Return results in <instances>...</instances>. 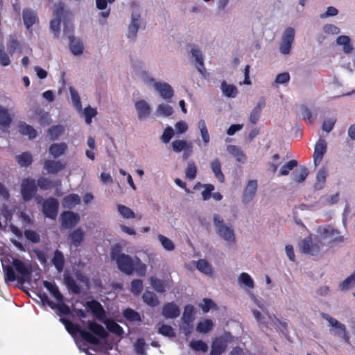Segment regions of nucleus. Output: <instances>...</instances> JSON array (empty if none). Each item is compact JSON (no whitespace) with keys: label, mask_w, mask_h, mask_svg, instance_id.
I'll use <instances>...</instances> for the list:
<instances>
[{"label":"nucleus","mask_w":355,"mask_h":355,"mask_svg":"<svg viewBox=\"0 0 355 355\" xmlns=\"http://www.w3.org/2000/svg\"><path fill=\"white\" fill-rule=\"evenodd\" d=\"M110 257L116 261L118 269L125 275H131L135 272L139 277H144L146 274V265L138 257L123 253L121 247L118 244L112 248Z\"/></svg>","instance_id":"obj_1"},{"label":"nucleus","mask_w":355,"mask_h":355,"mask_svg":"<svg viewBox=\"0 0 355 355\" xmlns=\"http://www.w3.org/2000/svg\"><path fill=\"white\" fill-rule=\"evenodd\" d=\"M60 321L64 325L66 330L71 335L73 336L78 333L85 341L92 345H98L99 344V340L97 337L105 339L108 336V333L105 328L94 321L89 320L87 322V328L92 333L81 329L80 325L66 318H61Z\"/></svg>","instance_id":"obj_2"},{"label":"nucleus","mask_w":355,"mask_h":355,"mask_svg":"<svg viewBox=\"0 0 355 355\" xmlns=\"http://www.w3.org/2000/svg\"><path fill=\"white\" fill-rule=\"evenodd\" d=\"M5 282L17 280L20 284L28 282L31 279V269L19 259H13L12 266L3 265Z\"/></svg>","instance_id":"obj_3"},{"label":"nucleus","mask_w":355,"mask_h":355,"mask_svg":"<svg viewBox=\"0 0 355 355\" xmlns=\"http://www.w3.org/2000/svg\"><path fill=\"white\" fill-rule=\"evenodd\" d=\"M68 12L64 10V4L62 1H59L55 5V9L53 12L54 18L51 20L50 27L53 32L55 36L58 37L60 31V23L63 20V23L67 22L69 24H72L71 22L67 19L68 17Z\"/></svg>","instance_id":"obj_4"},{"label":"nucleus","mask_w":355,"mask_h":355,"mask_svg":"<svg viewBox=\"0 0 355 355\" xmlns=\"http://www.w3.org/2000/svg\"><path fill=\"white\" fill-rule=\"evenodd\" d=\"M63 33L68 37L69 40V49L71 52L75 55L82 54L83 52L84 46L83 42L79 39L73 37V24L69 25L67 22H64Z\"/></svg>","instance_id":"obj_5"},{"label":"nucleus","mask_w":355,"mask_h":355,"mask_svg":"<svg viewBox=\"0 0 355 355\" xmlns=\"http://www.w3.org/2000/svg\"><path fill=\"white\" fill-rule=\"evenodd\" d=\"M322 246V241L321 239L317 237L312 241L311 236L304 239L300 244L301 251L306 254L311 256H317L320 254L321 247Z\"/></svg>","instance_id":"obj_6"},{"label":"nucleus","mask_w":355,"mask_h":355,"mask_svg":"<svg viewBox=\"0 0 355 355\" xmlns=\"http://www.w3.org/2000/svg\"><path fill=\"white\" fill-rule=\"evenodd\" d=\"M37 192L36 181L31 178H26L21 180V195L25 202H28L35 197Z\"/></svg>","instance_id":"obj_7"},{"label":"nucleus","mask_w":355,"mask_h":355,"mask_svg":"<svg viewBox=\"0 0 355 355\" xmlns=\"http://www.w3.org/2000/svg\"><path fill=\"white\" fill-rule=\"evenodd\" d=\"M214 225L216 227L218 234L229 243L235 242L234 230L225 225L223 220H220L217 215L214 217Z\"/></svg>","instance_id":"obj_8"},{"label":"nucleus","mask_w":355,"mask_h":355,"mask_svg":"<svg viewBox=\"0 0 355 355\" xmlns=\"http://www.w3.org/2000/svg\"><path fill=\"white\" fill-rule=\"evenodd\" d=\"M145 82L147 83H153L155 90L159 92L161 97L165 100L171 99L174 95V91L172 87L164 82H155L152 77L146 76Z\"/></svg>","instance_id":"obj_9"},{"label":"nucleus","mask_w":355,"mask_h":355,"mask_svg":"<svg viewBox=\"0 0 355 355\" xmlns=\"http://www.w3.org/2000/svg\"><path fill=\"white\" fill-rule=\"evenodd\" d=\"M295 39V30L293 28L288 27L284 31L282 40L279 46L280 52L286 55L288 54L291 51L292 44L294 42Z\"/></svg>","instance_id":"obj_10"},{"label":"nucleus","mask_w":355,"mask_h":355,"mask_svg":"<svg viewBox=\"0 0 355 355\" xmlns=\"http://www.w3.org/2000/svg\"><path fill=\"white\" fill-rule=\"evenodd\" d=\"M59 202L56 198H49L42 204V212L45 217L55 220L58 216Z\"/></svg>","instance_id":"obj_11"},{"label":"nucleus","mask_w":355,"mask_h":355,"mask_svg":"<svg viewBox=\"0 0 355 355\" xmlns=\"http://www.w3.org/2000/svg\"><path fill=\"white\" fill-rule=\"evenodd\" d=\"M80 217L77 213L65 211L60 215L61 225L64 228L72 229L79 222Z\"/></svg>","instance_id":"obj_12"},{"label":"nucleus","mask_w":355,"mask_h":355,"mask_svg":"<svg viewBox=\"0 0 355 355\" xmlns=\"http://www.w3.org/2000/svg\"><path fill=\"white\" fill-rule=\"evenodd\" d=\"M22 17L24 26L29 31L30 34L33 33L31 27L39 23V19L37 12L31 8H24L22 12Z\"/></svg>","instance_id":"obj_13"},{"label":"nucleus","mask_w":355,"mask_h":355,"mask_svg":"<svg viewBox=\"0 0 355 355\" xmlns=\"http://www.w3.org/2000/svg\"><path fill=\"white\" fill-rule=\"evenodd\" d=\"M85 306L97 319L102 320L106 317V312L98 301L96 300L87 301L85 303Z\"/></svg>","instance_id":"obj_14"},{"label":"nucleus","mask_w":355,"mask_h":355,"mask_svg":"<svg viewBox=\"0 0 355 355\" xmlns=\"http://www.w3.org/2000/svg\"><path fill=\"white\" fill-rule=\"evenodd\" d=\"M327 145L324 139H320L315 144L313 155V162L315 166L321 162L324 155L327 152Z\"/></svg>","instance_id":"obj_15"},{"label":"nucleus","mask_w":355,"mask_h":355,"mask_svg":"<svg viewBox=\"0 0 355 355\" xmlns=\"http://www.w3.org/2000/svg\"><path fill=\"white\" fill-rule=\"evenodd\" d=\"M258 184L256 180H249L243 193V202L247 204L252 201L257 191Z\"/></svg>","instance_id":"obj_16"},{"label":"nucleus","mask_w":355,"mask_h":355,"mask_svg":"<svg viewBox=\"0 0 355 355\" xmlns=\"http://www.w3.org/2000/svg\"><path fill=\"white\" fill-rule=\"evenodd\" d=\"M140 25V15L136 11L132 13L131 23L128 26V38L135 40Z\"/></svg>","instance_id":"obj_17"},{"label":"nucleus","mask_w":355,"mask_h":355,"mask_svg":"<svg viewBox=\"0 0 355 355\" xmlns=\"http://www.w3.org/2000/svg\"><path fill=\"white\" fill-rule=\"evenodd\" d=\"M227 347V341L222 337L216 338L212 344L210 355H221Z\"/></svg>","instance_id":"obj_18"},{"label":"nucleus","mask_w":355,"mask_h":355,"mask_svg":"<svg viewBox=\"0 0 355 355\" xmlns=\"http://www.w3.org/2000/svg\"><path fill=\"white\" fill-rule=\"evenodd\" d=\"M44 167L49 173L55 174L63 170L66 164L60 161L46 159L44 162Z\"/></svg>","instance_id":"obj_19"},{"label":"nucleus","mask_w":355,"mask_h":355,"mask_svg":"<svg viewBox=\"0 0 355 355\" xmlns=\"http://www.w3.org/2000/svg\"><path fill=\"white\" fill-rule=\"evenodd\" d=\"M180 314L178 306L173 302H168L164 305L162 315L166 318H176Z\"/></svg>","instance_id":"obj_20"},{"label":"nucleus","mask_w":355,"mask_h":355,"mask_svg":"<svg viewBox=\"0 0 355 355\" xmlns=\"http://www.w3.org/2000/svg\"><path fill=\"white\" fill-rule=\"evenodd\" d=\"M322 236L324 238H331L329 241L331 243H342L344 241L343 236L340 235L339 232L331 227L324 228Z\"/></svg>","instance_id":"obj_21"},{"label":"nucleus","mask_w":355,"mask_h":355,"mask_svg":"<svg viewBox=\"0 0 355 355\" xmlns=\"http://www.w3.org/2000/svg\"><path fill=\"white\" fill-rule=\"evenodd\" d=\"M68 149L64 142L54 143L49 146V151L55 159L64 155Z\"/></svg>","instance_id":"obj_22"},{"label":"nucleus","mask_w":355,"mask_h":355,"mask_svg":"<svg viewBox=\"0 0 355 355\" xmlns=\"http://www.w3.org/2000/svg\"><path fill=\"white\" fill-rule=\"evenodd\" d=\"M51 263L55 266L58 272H61L63 270L65 259L63 253L60 250H55L51 259Z\"/></svg>","instance_id":"obj_23"},{"label":"nucleus","mask_w":355,"mask_h":355,"mask_svg":"<svg viewBox=\"0 0 355 355\" xmlns=\"http://www.w3.org/2000/svg\"><path fill=\"white\" fill-rule=\"evenodd\" d=\"M135 108L137 111L139 119L147 117L150 112L149 105L144 100L137 101L135 103Z\"/></svg>","instance_id":"obj_24"},{"label":"nucleus","mask_w":355,"mask_h":355,"mask_svg":"<svg viewBox=\"0 0 355 355\" xmlns=\"http://www.w3.org/2000/svg\"><path fill=\"white\" fill-rule=\"evenodd\" d=\"M265 106V99L262 98L258 102L257 105L252 110L249 120L252 124H256L259 120L260 115L263 107Z\"/></svg>","instance_id":"obj_25"},{"label":"nucleus","mask_w":355,"mask_h":355,"mask_svg":"<svg viewBox=\"0 0 355 355\" xmlns=\"http://www.w3.org/2000/svg\"><path fill=\"white\" fill-rule=\"evenodd\" d=\"M43 286L49 291L56 300H62L64 296L60 293L58 286L55 282L43 281Z\"/></svg>","instance_id":"obj_26"},{"label":"nucleus","mask_w":355,"mask_h":355,"mask_svg":"<svg viewBox=\"0 0 355 355\" xmlns=\"http://www.w3.org/2000/svg\"><path fill=\"white\" fill-rule=\"evenodd\" d=\"M211 168L216 178L221 183L225 182V175L221 171V164L218 159H214L211 162Z\"/></svg>","instance_id":"obj_27"},{"label":"nucleus","mask_w":355,"mask_h":355,"mask_svg":"<svg viewBox=\"0 0 355 355\" xmlns=\"http://www.w3.org/2000/svg\"><path fill=\"white\" fill-rule=\"evenodd\" d=\"M64 283L68 290L73 294L78 295L80 293V288L76 282L73 277L69 275H64Z\"/></svg>","instance_id":"obj_28"},{"label":"nucleus","mask_w":355,"mask_h":355,"mask_svg":"<svg viewBox=\"0 0 355 355\" xmlns=\"http://www.w3.org/2000/svg\"><path fill=\"white\" fill-rule=\"evenodd\" d=\"M142 299L146 304L151 307H155L159 304L157 295L153 291H145L142 295Z\"/></svg>","instance_id":"obj_29"},{"label":"nucleus","mask_w":355,"mask_h":355,"mask_svg":"<svg viewBox=\"0 0 355 355\" xmlns=\"http://www.w3.org/2000/svg\"><path fill=\"white\" fill-rule=\"evenodd\" d=\"M69 238L75 247H78L84 240L85 233L80 228H78L69 235Z\"/></svg>","instance_id":"obj_30"},{"label":"nucleus","mask_w":355,"mask_h":355,"mask_svg":"<svg viewBox=\"0 0 355 355\" xmlns=\"http://www.w3.org/2000/svg\"><path fill=\"white\" fill-rule=\"evenodd\" d=\"M192 57L195 58L196 63V67L198 69V71L200 73H203V71L205 70V65H204V58L202 54V52L200 51V49L196 48H193L191 51Z\"/></svg>","instance_id":"obj_31"},{"label":"nucleus","mask_w":355,"mask_h":355,"mask_svg":"<svg viewBox=\"0 0 355 355\" xmlns=\"http://www.w3.org/2000/svg\"><path fill=\"white\" fill-rule=\"evenodd\" d=\"M63 205L67 208H72L80 203V198L78 194L71 193L63 198Z\"/></svg>","instance_id":"obj_32"},{"label":"nucleus","mask_w":355,"mask_h":355,"mask_svg":"<svg viewBox=\"0 0 355 355\" xmlns=\"http://www.w3.org/2000/svg\"><path fill=\"white\" fill-rule=\"evenodd\" d=\"M227 151L236 157L237 162L240 163L245 162L246 155L238 146L230 145L227 147Z\"/></svg>","instance_id":"obj_33"},{"label":"nucleus","mask_w":355,"mask_h":355,"mask_svg":"<svg viewBox=\"0 0 355 355\" xmlns=\"http://www.w3.org/2000/svg\"><path fill=\"white\" fill-rule=\"evenodd\" d=\"M327 176V171L324 167L321 168L316 175L315 189L320 190L324 187Z\"/></svg>","instance_id":"obj_34"},{"label":"nucleus","mask_w":355,"mask_h":355,"mask_svg":"<svg viewBox=\"0 0 355 355\" xmlns=\"http://www.w3.org/2000/svg\"><path fill=\"white\" fill-rule=\"evenodd\" d=\"M320 315L321 317L326 320L327 321L329 322V323L330 324V325L338 329V330H340L343 333H345V324L340 323L338 320H337L336 319L331 317L329 315H328L327 313H320Z\"/></svg>","instance_id":"obj_35"},{"label":"nucleus","mask_w":355,"mask_h":355,"mask_svg":"<svg viewBox=\"0 0 355 355\" xmlns=\"http://www.w3.org/2000/svg\"><path fill=\"white\" fill-rule=\"evenodd\" d=\"M17 163L21 167L29 166L33 162V157L28 152L22 153L21 155L16 156Z\"/></svg>","instance_id":"obj_36"},{"label":"nucleus","mask_w":355,"mask_h":355,"mask_svg":"<svg viewBox=\"0 0 355 355\" xmlns=\"http://www.w3.org/2000/svg\"><path fill=\"white\" fill-rule=\"evenodd\" d=\"M64 132V128L62 125H54L48 130V135L51 140L57 139Z\"/></svg>","instance_id":"obj_37"},{"label":"nucleus","mask_w":355,"mask_h":355,"mask_svg":"<svg viewBox=\"0 0 355 355\" xmlns=\"http://www.w3.org/2000/svg\"><path fill=\"white\" fill-rule=\"evenodd\" d=\"M214 327V324L211 320L205 319L203 321H200L198 323L196 327V331L201 334H207Z\"/></svg>","instance_id":"obj_38"},{"label":"nucleus","mask_w":355,"mask_h":355,"mask_svg":"<svg viewBox=\"0 0 355 355\" xmlns=\"http://www.w3.org/2000/svg\"><path fill=\"white\" fill-rule=\"evenodd\" d=\"M107 329L112 334L121 336L124 331L123 328L113 320H108L105 322Z\"/></svg>","instance_id":"obj_39"},{"label":"nucleus","mask_w":355,"mask_h":355,"mask_svg":"<svg viewBox=\"0 0 355 355\" xmlns=\"http://www.w3.org/2000/svg\"><path fill=\"white\" fill-rule=\"evenodd\" d=\"M193 314L194 307L191 304L185 306L182 315V320L184 323L188 325L190 324L194 320Z\"/></svg>","instance_id":"obj_40"},{"label":"nucleus","mask_w":355,"mask_h":355,"mask_svg":"<svg viewBox=\"0 0 355 355\" xmlns=\"http://www.w3.org/2000/svg\"><path fill=\"white\" fill-rule=\"evenodd\" d=\"M19 132L23 135H26L29 139H33L37 137L36 130L31 125L24 123L19 125Z\"/></svg>","instance_id":"obj_41"},{"label":"nucleus","mask_w":355,"mask_h":355,"mask_svg":"<svg viewBox=\"0 0 355 355\" xmlns=\"http://www.w3.org/2000/svg\"><path fill=\"white\" fill-rule=\"evenodd\" d=\"M221 89L223 94L230 98L236 97L238 93L236 86L234 85H227L225 81H223L221 84Z\"/></svg>","instance_id":"obj_42"},{"label":"nucleus","mask_w":355,"mask_h":355,"mask_svg":"<svg viewBox=\"0 0 355 355\" xmlns=\"http://www.w3.org/2000/svg\"><path fill=\"white\" fill-rule=\"evenodd\" d=\"M337 44L343 46V51L346 53L352 52L353 47L350 44V38L346 35H340L337 37Z\"/></svg>","instance_id":"obj_43"},{"label":"nucleus","mask_w":355,"mask_h":355,"mask_svg":"<svg viewBox=\"0 0 355 355\" xmlns=\"http://www.w3.org/2000/svg\"><path fill=\"white\" fill-rule=\"evenodd\" d=\"M53 307H51L52 309L55 310L57 309L62 315H69L71 313L70 308L68 305H67L64 302V297L62 299V300H57V303H53Z\"/></svg>","instance_id":"obj_44"},{"label":"nucleus","mask_w":355,"mask_h":355,"mask_svg":"<svg viewBox=\"0 0 355 355\" xmlns=\"http://www.w3.org/2000/svg\"><path fill=\"white\" fill-rule=\"evenodd\" d=\"M117 210L120 215L125 219L135 218V212L127 206L119 204L117 205Z\"/></svg>","instance_id":"obj_45"},{"label":"nucleus","mask_w":355,"mask_h":355,"mask_svg":"<svg viewBox=\"0 0 355 355\" xmlns=\"http://www.w3.org/2000/svg\"><path fill=\"white\" fill-rule=\"evenodd\" d=\"M196 268L200 272L206 275H210L212 273L211 266L205 259H199L196 263Z\"/></svg>","instance_id":"obj_46"},{"label":"nucleus","mask_w":355,"mask_h":355,"mask_svg":"<svg viewBox=\"0 0 355 355\" xmlns=\"http://www.w3.org/2000/svg\"><path fill=\"white\" fill-rule=\"evenodd\" d=\"M12 119L9 115L8 110L0 106V125L3 127H8Z\"/></svg>","instance_id":"obj_47"},{"label":"nucleus","mask_w":355,"mask_h":355,"mask_svg":"<svg viewBox=\"0 0 355 355\" xmlns=\"http://www.w3.org/2000/svg\"><path fill=\"white\" fill-rule=\"evenodd\" d=\"M197 168L193 161L188 162L185 169V177L189 180H193L196 177Z\"/></svg>","instance_id":"obj_48"},{"label":"nucleus","mask_w":355,"mask_h":355,"mask_svg":"<svg viewBox=\"0 0 355 355\" xmlns=\"http://www.w3.org/2000/svg\"><path fill=\"white\" fill-rule=\"evenodd\" d=\"M157 238L162 245V247L167 251H173L175 249V245L173 242L168 237L158 234Z\"/></svg>","instance_id":"obj_49"},{"label":"nucleus","mask_w":355,"mask_h":355,"mask_svg":"<svg viewBox=\"0 0 355 355\" xmlns=\"http://www.w3.org/2000/svg\"><path fill=\"white\" fill-rule=\"evenodd\" d=\"M202 140L205 144L209 142V135L205 120L200 119L198 124Z\"/></svg>","instance_id":"obj_50"},{"label":"nucleus","mask_w":355,"mask_h":355,"mask_svg":"<svg viewBox=\"0 0 355 355\" xmlns=\"http://www.w3.org/2000/svg\"><path fill=\"white\" fill-rule=\"evenodd\" d=\"M123 316L130 322H139L141 321V317L138 312L135 311L132 309H126L123 311Z\"/></svg>","instance_id":"obj_51"},{"label":"nucleus","mask_w":355,"mask_h":355,"mask_svg":"<svg viewBox=\"0 0 355 355\" xmlns=\"http://www.w3.org/2000/svg\"><path fill=\"white\" fill-rule=\"evenodd\" d=\"M69 92L71 96L72 102L73 106L78 110H82V104L80 101V97L78 93V92L72 87H69Z\"/></svg>","instance_id":"obj_52"},{"label":"nucleus","mask_w":355,"mask_h":355,"mask_svg":"<svg viewBox=\"0 0 355 355\" xmlns=\"http://www.w3.org/2000/svg\"><path fill=\"white\" fill-rule=\"evenodd\" d=\"M189 346L196 352H206L208 350V345L201 340H192Z\"/></svg>","instance_id":"obj_53"},{"label":"nucleus","mask_w":355,"mask_h":355,"mask_svg":"<svg viewBox=\"0 0 355 355\" xmlns=\"http://www.w3.org/2000/svg\"><path fill=\"white\" fill-rule=\"evenodd\" d=\"M354 286H355V271L343 281L340 284L339 287L341 290H347Z\"/></svg>","instance_id":"obj_54"},{"label":"nucleus","mask_w":355,"mask_h":355,"mask_svg":"<svg viewBox=\"0 0 355 355\" xmlns=\"http://www.w3.org/2000/svg\"><path fill=\"white\" fill-rule=\"evenodd\" d=\"M143 282L141 279H133L131 282V292L136 296H139L143 290Z\"/></svg>","instance_id":"obj_55"},{"label":"nucleus","mask_w":355,"mask_h":355,"mask_svg":"<svg viewBox=\"0 0 355 355\" xmlns=\"http://www.w3.org/2000/svg\"><path fill=\"white\" fill-rule=\"evenodd\" d=\"M239 282L241 284H243L250 288H253L254 286L253 279L250 275L246 272H242L240 275Z\"/></svg>","instance_id":"obj_56"},{"label":"nucleus","mask_w":355,"mask_h":355,"mask_svg":"<svg viewBox=\"0 0 355 355\" xmlns=\"http://www.w3.org/2000/svg\"><path fill=\"white\" fill-rule=\"evenodd\" d=\"M191 144L184 140L177 139L172 142L173 150L176 153H180L186 149Z\"/></svg>","instance_id":"obj_57"},{"label":"nucleus","mask_w":355,"mask_h":355,"mask_svg":"<svg viewBox=\"0 0 355 355\" xmlns=\"http://www.w3.org/2000/svg\"><path fill=\"white\" fill-rule=\"evenodd\" d=\"M24 236L33 243H38L40 241V236L35 230H26L24 231Z\"/></svg>","instance_id":"obj_58"},{"label":"nucleus","mask_w":355,"mask_h":355,"mask_svg":"<svg viewBox=\"0 0 355 355\" xmlns=\"http://www.w3.org/2000/svg\"><path fill=\"white\" fill-rule=\"evenodd\" d=\"M145 346H146V342H145L144 338H138L134 345V348H135V352L138 355H146V354Z\"/></svg>","instance_id":"obj_59"},{"label":"nucleus","mask_w":355,"mask_h":355,"mask_svg":"<svg viewBox=\"0 0 355 355\" xmlns=\"http://www.w3.org/2000/svg\"><path fill=\"white\" fill-rule=\"evenodd\" d=\"M37 186L42 190H47L50 188L53 187L55 185L53 182L46 178H40L37 180Z\"/></svg>","instance_id":"obj_60"},{"label":"nucleus","mask_w":355,"mask_h":355,"mask_svg":"<svg viewBox=\"0 0 355 355\" xmlns=\"http://www.w3.org/2000/svg\"><path fill=\"white\" fill-rule=\"evenodd\" d=\"M297 166V162L295 159L290 160L287 164L282 166L279 171L280 175H287L291 171Z\"/></svg>","instance_id":"obj_61"},{"label":"nucleus","mask_w":355,"mask_h":355,"mask_svg":"<svg viewBox=\"0 0 355 355\" xmlns=\"http://www.w3.org/2000/svg\"><path fill=\"white\" fill-rule=\"evenodd\" d=\"M157 111L159 114L163 115L164 116H171L173 112V110L171 106L164 103L158 105Z\"/></svg>","instance_id":"obj_62"},{"label":"nucleus","mask_w":355,"mask_h":355,"mask_svg":"<svg viewBox=\"0 0 355 355\" xmlns=\"http://www.w3.org/2000/svg\"><path fill=\"white\" fill-rule=\"evenodd\" d=\"M20 44L19 41L14 37H10L7 43V49L10 54L14 53L17 50L19 49Z\"/></svg>","instance_id":"obj_63"},{"label":"nucleus","mask_w":355,"mask_h":355,"mask_svg":"<svg viewBox=\"0 0 355 355\" xmlns=\"http://www.w3.org/2000/svg\"><path fill=\"white\" fill-rule=\"evenodd\" d=\"M150 283L151 284V286L159 293H162L164 292L165 290H164V284L163 282L156 278V277H151L150 278Z\"/></svg>","instance_id":"obj_64"}]
</instances>
